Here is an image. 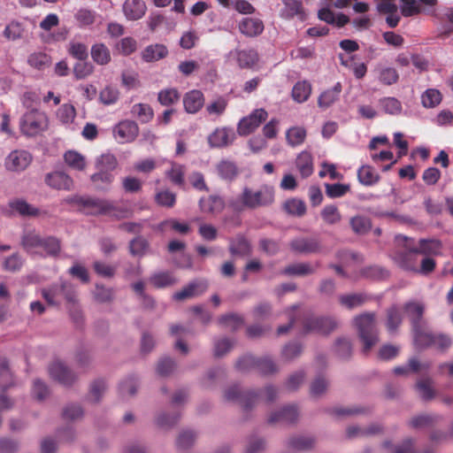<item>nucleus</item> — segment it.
Returning a JSON list of instances; mask_svg holds the SVG:
<instances>
[{"label":"nucleus","instance_id":"f257e3e1","mask_svg":"<svg viewBox=\"0 0 453 453\" xmlns=\"http://www.w3.org/2000/svg\"><path fill=\"white\" fill-rule=\"evenodd\" d=\"M389 257L399 269L423 276L433 273L437 265L436 260L433 257L419 259V253L413 245V240L401 234L395 236V247Z\"/></svg>","mask_w":453,"mask_h":453},{"label":"nucleus","instance_id":"f03ea898","mask_svg":"<svg viewBox=\"0 0 453 453\" xmlns=\"http://www.w3.org/2000/svg\"><path fill=\"white\" fill-rule=\"evenodd\" d=\"M274 202V189L273 187L263 185L258 189L249 187L243 188L239 196L233 202V207L237 211L244 209L255 210L269 206Z\"/></svg>","mask_w":453,"mask_h":453},{"label":"nucleus","instance_id":"7ed1b4c3","mask_svg":"<svg viewBox=\"0 0 453 453\" xmlns=\"http://www.w3.org/2000/svg\"><path fill=\"white\" fill-rule=\"evenodd\" d=\"M65 201L79 205L86 214L89 215H109L116 219H123L127 213V210L118 208L111 202L104 199L73 196L67 197Z\"/></svg>","mask_w":453,"mask_h":453},{"label":"nucleus","instance_id":"20e7f679","mask_svg":"<svg viewBox=\"0 0 453 453\" xmlns=\"http://www.w3.org/2000/svg\"><path fill=\"white\" fill-rule=\"evenodd\" d=\"M359 340L363 343V353L366 355L379 342V331L376 326L375 313L365 312L354 318Z\"/></svg>","mask_w":453,"mask_h":453},{"label":"nucleus","instance_id":"39448f33","mask_svg":"<svg viewBox=\"0 0 453 453\" xmlns=\"http://www.w3.org/2000/svg\"><path fill=\"white\" fill-rule=\"evenodd\" d=\"M49 119L45 112L31 109L19 119L20 133L27 137H35L48 129Z\"/></svg>","mask_w":453,"mask_h":453},{"label":"nucleus","instance_id":"423d86ee","mask_svg":"<svg viewBox=\"0 0 453 453\" xmlns=\"http://www.w3.org/2000/svg\"><path fill=\"white\" fill-rule=\"evenodd\" d=\"M411 321L414 341L426 330V322L423 319L425 306L421 303L409 302L403 307Z\"/></svg>","mask_w":453,"mask_h":453},{"label":"nucleus","instance_id":"0eeeda50","mask_svg":"<svg viewBox=\"0 0 453 453\" xmlns=\"http://www.w3.org/2000/svg\"><path fill=\"white\" fill-rule=\"evenodd\" d=\"M303 333L316 332L321 334H328L337 327V322L329 317L309 316L304 319Z\"/></svg>","mask_w":453,"mask_h":453},{"label":"nucleus","instance_id":"6e6552de","mask_svg":"<svg viewBox=\"0 0 453 453\" xmlns=\"http://www.w3.org/2000/svg\"><path fill=\"white\" fill-rule=\"evenodd\" d=\"M268 113L264 109H256L249 116L242 118L237 125V132L242 136L253 133L264 121Z\"/></svg>","mask_w":453,"mask_h":453},{"label":"nucleus","instance_id":"1a4fd4ad","mask_svg":"<svg viewBox=\"0 0 453 453\" xmlns=\"http://www.w3.org/2000/svg\"><path fill=\"white\" fill-rule=\"evenodd\" d=\"M418 348L425 349L434 347L441 350L449 349L452 343L451 339L443 334H432L426 330L414 341Z\"/></svg>","mask_w":453,"mask_h":453},{"label":"nucleus","instance_id":"9d476101","mask_svg":"<svg viewBox=\"0 0 453 453\" xmlns=\"http://www.w3.org/2000/svg\"><path fill=\"white\" fill-rule=\"evenodd\" d=\"M32 160L33 157L27 150H15L6 157L4 166L7 171L19 173L25 171Z\"/></svg>","mask_w":453,"mask_h":453},{"label":"nucleus","instance_id":"9b49d317","mask_svg":"<svg viewBox=\"0 0 453 453\" xmlns=\"http://www.w3.org/2000/svg\"><path fill=\"white\" fill-rule=\"evenodd\" d=\"M226 401L238 402L245 411L251 409L258 399V394L254 391H242L238 386L230 387L225 391Z\"/></svg>","mask_w":453,"mask_h":453},{"label":"nucleus","instance_id":"f8f14e48","mask_svg":"<svg viewBox=\"0 0 453 453\" xmlns=\"http://www.w3.org/2000/svg\"><path fill=\"white\" fill-rule=\"evenodd\" d=\"M51 379L64 386H71L77 379V376L65 363L56 360L48 368Z\"/></svg>","mask_w":453,"mask_h":453},{"label":"nucleus","instance_id":"ddd939ff","mask_svg":"<svg viewBox=\"0 0 453 453\" xmlns=\"http://www.w3.org/2000/svg\"><path fill=\"white\" fill-rule=\"evenodd\" d=\"M139 134V127L133 120H123L113 128V135L119 143L131 142Z\"/></svg>","mask_w":453,"mask_h":453},{"label":"nucleus","instance_id":"4468645a","mask_svg":"<svg viewBox=\"0 0 453 453\" xmlns=\"http://www.w3.org/2000/svg\"><path fill=\"white\" fill-rule=\"evenodd\" d=\"M208 143L211 148H225L235 140V134L231 127H217L209 136Z\"/></svg>","mask_w":453,"mask_h":453},{"label":"nucleus","instance_id":"2eb2a0df","mask_svg":"<svg viewBox=\"0 0 453 453\" xmlns=\"http://www.w3.org/2000/svg\"><path fill=\"white\" fill-rule=\"evenodd\" d=\"M291 250L298 254L318 253L321 250L319 242L316 238L299 237L289 243Z\"/></svg>","mask_w":453,"mask_h":453},{"label":"nucleus","instance_id":"dca6fc26","mask_svg":"<svg viewBox=\"0 0 453 453\" xmlns=\"http://www.w3.org/2000/svg\"><path fill=\"white\" fill-rule=\"evenodd\" d=\"M299 412L296 405H286L279 411L272 413L268 423L272 425L276 423L293 424L297 420Z\"/></svg>","mask_w":453,"mask_h":453},{"label":"nucleus","instance_id":"f3484780","mask_svg":"<svg viewBox=\"0 0 453 453\" xmlns=\"http://www.w3.org/2000/svg\"><path fill=\"white\" fill-rule=\"evenodd\" d=\"M48 186L58 190H71L73 185V179L64 172L56 171L45 176Z\"/></svg>","mask_w":453,"mask_h":453},{"label":"nucleus","instance_id":"a211bd4d","mask_svg":"<svg viewBox=\"0 0 453 453\" xmlns=\"http://www.w3.org/2000/svg\"><path fill=\"white\" fill-rule=\"evenodd\" d=\"M229 252L233 256L248 257L251 255L252 247L247 237L242 234L229 239Z\"/></svg>","mask_w":453,"mask_h":453},{"label":"nucleus","instance_id":"6ab92c4d","mask_svg":"<svg viewBox=\"0 0 453 453\" xmlns=\"http://www.w3.org/2000/svg\"><path fill=\"white\" fill-rule=\"evenodd\" d=\"M417 250L423 257H433L441 256L442 250V242L435 238H422L418 242Z\"/></svg>","mask_w":453,"mask_h":453},{"label":"nucleus","instance_id":"aec40b11","mask_svg":"<svg viewBox=\"0 0 453 453\" xmlns=\"http://www.w3.org/2000/svg\"><path fill=\"white\" fill-rule=\"evenodd\" d=\"M238 27L239 31L248 37L261 35L265 28L263 21L257 18H244L239 22Z\"/></svg>","mask_w":453,"mask_h":453},{"label":"nucleus","instance_id":"412c9836","mask_svg":"<svg viewBox=\"0 0 453 453\" xmlns=\"http://www.w3.org/2000/svg\"><path fill=\"white\" fill-rule=\"evenodd\" d=\"M146 9V4L142 0H126L123 4V12L129 20H137L142 18Z\"/></svg>","mask_w":453,"mask_h":453},{"label":"nucleus","instance_id":"4be33fe9","mask_svg":"<svg viewBox=\"0 0 453 453\" xmlns=\"http://www.w3.org/2000/svg\"><path fill=\"white\" fill-rule=\"evenodd\" d=\"M184 108L188 113H196L204 104L203 94L197 89L188 92L183 98Z\"/></svg>","mask_w":453,"mask_h":453},{"label":"nucleus","instance_id":"5701e85b","mask_svg":"<svg viewBox=\"0 0 453 453\" xmlns=\"http://www.w3.org/2000/svg\"><path fill=\"white\" fill-rule=\"evenodd\" d=\"M319 266V263H296L286 266L281 273L288 276H306L314 273Z\"/></svg>","mask_w":453,"mask_h":453},{"label":"nucleus","instance_id":"b1692460","mask_svg":"<svg viewBox=\"0 0 453 453\" xmlns=\"http://www.w3.org/2000/svg\"><path fill=\"white\" fill-rule=\"evenodd\" d=\"M168 55V49L161 43L147 46L142 52V58L147 63L156 62L165 58Z\"/></svg>","mask_w":453,"mask_h":453},{"label":"nucleus","instance_id":"393cba45","mask_svg":"<svg viewBox=\"0 0 453 453\" xmlns=\"http://www.w3.org/2000/svg\"><path fill=\"white\" fill-rule=\"evenodd\" d=\"M201 211L205 213L218 214L225 207L224 200L218 196L202 197L199 201Z\"/></svg>","mask_w":453,"mask_h":453},{"label":"nucleus","instance_id":"a878e982","mask_svg":"<svg viewBox=\"0 0 453 453\" xmlns=\"http://www.w3.org/2000/svg\"><path fill=\"white\" fill-rule=\"evenodd\" d=\"M149 282L156 288H165L174 285L177 280L172 272L162 271L151 274Z\"/></svg>","mask_w":453,"mask_h":453},{"label":"nucleus","instance_id":"bb28decb","mask_svg":"<svg viewBox=\"0 0 453 453\" xmlns=\"http://www.w3.org/2000/svg\"><path fill=\"white\" fill-rule=\"evenodd\" d=\"M207 288V284L204 282H191L180 291L176 292L173 295V298L176 301H183L188 298L201 295Z\"/></svg>","mask_w":453,"mask_h":453},{"label":"nucleus","instance_id":"cd10ccee","mask_svg":"<svg viewBox=\"0 0 453 453\" xmlns=\"http://www.w3.org/2000/svg\"><path fill=\"white\" fill-rule=\"evenodd\" d=\"M218 175L225 180L232 181L239 174V169L236 164L233 161L223 159L216 165Z\"/></svg>","mask_w":453,"mask_h":453},{"label":"nucleus","instance_id":"c85d7f7f","mask_svg":"<svg viewBox=\"0 0 453 453\" xmlns=\"http://www.w3.org/2000/svg\"><path fill=\"white\" fill-rule=\"evenodd\" d=\"M342 86L337 82L332 88L326 89L320 94L318 99V105L320 108L326 109L339 99Z\"/></svg>","mask_w":453,"mask_h":453},{"label":"nucleus","instance_id":"c756f323","mask_svg":"<svg viewBox=\"0 0 453 453\" xmlns=\"http://www.w3.org/2000/svg\"><path fill=\"white\" fill-rule=\"evenodd\" d=\"M185 174L186 166L175 162L171 164V168L165 173V176L170 181L179 188H184L185 186Z\"/></svg>","mask_w":453,"mask_h":453},{"label":"nucleus","instance_id":"7c9ffc66","mask_svg":"<svg viewBox=\"0 0 453 453\" xmlns=\"http://www.w3.org/2000/svg\"><path fill=\"white\" fill-rule=\"evenodd\" d=\"M3 35L9 41L21 40L26 35L25 26L22 22L12 20L6 25Z\"/></svg>","mask_w":453,"mask_h":453},{"label":"nucleus","instance_id":"2f4dec72","mask_svg":"<svg viewBox=\"0 0 453 453\" xmlns=\"http://www.w3.org/2000/svg\"><path fill=\"white\" fill-rule=\"evenodd\" d=\"M307 136V131L303 127H292L286 131V140L289 146L297 147L302 145Z\"/></svg>","mask_w":453,"mask_h":453},{"label":"nucleus","instance_id":"473e14b6","mask_svg":"<svg viewBox=\"0 0 453 453\" xmlns=\"http://www.w3.org/2000/svg\"><path fill=\"white\" fill-rule=\"evenodd\" d=\"M403 322V315L400 309L393 305L387 310L386 326L390 334H395Z\"/></svg>","mask_w":453,"mask_h":453},{"label":"nucleus","instance_id":"72a5a7b5","mask_svg":"<svg viewBox=\"0 0 453 453\" xmlns=\"http://www.w3.org/2000/svg\"><path fill=\"white\" fill-rule=\"evenodd\" d=\"M296 167L303 178H307L313 173L311 155L307 151L301 152L296 160Z\"/></svg>","mask_w":453,"mask_h":453},{"label":"nucleus","instance_id":"f704fd0d","mask_svg":"<svg viewBox=\"0 0 453 453\" xmlns=\"http://www.w3.org/2000/svg\"><path fill=\"white\" fill-rule=\"evenodd\" d=\"M236 57L241 68H252L258 61V54L253 49L238 50Z\"/></svg>","mask_w":453,"mask_h":453},{"label":"nucleus","instance_id":"c9c22d12","mask_svg":"<svg viewBox=\"0 0 453 453\" xmlns=\"http://www.w3.org/2000/svg\"><path fill=\"white\" fill-rule=\"evenodd\" d=\"M91 58L95 63L104 65L111 61V53L109 49L104 43H96L91 48Z\"/></svg>","mask_w":453,"mask_h":453},{"label":"nucleus","instance_id":"e433bc0d","mask_svg":"<svg viewBox=\"0 0 453 453\" xmlns=\"http://www.w3.org/2000/svg\"><path fill=\"white\" fill-rule=\"evenodd\" d=\"M311 93V86L308 81H298L292 88V98L299 104L304 103L310 97Z\"/></svg>","mask_w":453,"mask_h":453},{"label":"nucleus","instance_id":"4c0bfd02","mask_svg":"<svg viewBox=\"0 0 453 453\" xmlns=\"http://www.w3.org/2000/svg\"><path fill=\"white\" fill-rule=\"evenodd\" d=\"M42 237L35 232L26 233L21 239L23 248L31 253H38L37 250L41 249Z\"/></svg>","mask_w":453,"mask_h":453},{"label":"nucleus","instance_id":"58836bf2","mask_svg":"<svg viewBox=\"0 0 453 453\" xmlns=\"http://www.w3.org/2000/svg\"><path fill=\"white\" fill-rule=\"evenodd\" d=\"M357 178L365 186H372L380 180V175L370 165H362L357 170Z\"/></svg>","mask_w":453,"mask_h":453},{"label":"nucleus","instance_id":"ea45409f","mask_svg":"<svg viewBox=\"0 0 453 453\" xmlns=\"http://www.w3.org/2000/svg\"><path fill=\"white\" fill-rule=\"evenodd\" d=\"M90 179L97 190H105L113 181L114 176L108 171L100 170L91 175Z\"/></svg>","mask_w":453,"mask_h":453},{"label":"nucleus","instance_id":"a19ab883","mask_svg":"<svg viewBox=\"0 0 453 453\" xmlns=\"http://www.w3.org/2000/svg\"><path fill=\"white\" fill-rule=\"evenodd\" d=\"M323 221L327 225H335L342 220V214L334 204H327L320 211Z\"/></svg>","mask_w":453,"mask_h":453},{"label":"nucleus","instance_id":"79ce46f5","mask_svg":"<svg viewBox=\"0 0 453 453\" xmlns=\"http://www.w3.org/2000/svg\"><path fill=\"white\" fill-rule=\"evenodd\" d=\"M360 273L363 277L373 280H385L389 277V272L380 265L366 266L361 270Z\"/></svg>","mask_w":453,"mask_h":453},{"label":"nucleus","instance_id":"37998d69","mask_svg":"<svg viewBox=\"0 0 453 453\" xmlns=\"http://www.w3.org/2000/svg\"><path fill=\"white\" fill-rule=\"evenodd\" d=\"M10 207L22 216L35 217L40 214L39 209L32 206L23 199H17L10 203Z\"/></svg>","mask_w":453,"mask_h":453},{"label":"nucleus","instance_id":"c03bdc74","mask_svg":"<svg viewBox=\"0 0 453 453\" xmlns=\"http://www.w3.org/2000/svg\"><path fill=\"white\" fill-rule=\"evenodd\" d=\"M284 210L290 215L302 217L306 212L305 203L297 198L287 200L283 205Z\"/></svg>","mask_w":453,"mask_h":453},{"label":"nucleus","instance_id":"a18cd8bd","mask_svg":"<svg viewBox=\"0 0 453 453\" xmlns=\"http://www.w3.org/2000/svg\"><path fill=\"white\" fill-rule=\"evenodd\" d=\"M131 111L142 123L150 122L154 116L152 108L147 104H135L133 105Z\"/></svg>","mask_w":453,"mask_h":453},{"label":"nucleus","instance_id":"49530a36","mask_svg":"<svg viewBox=\"0 0 453 453\" xmlns=\"http://www.w3.org/2000/svg\"><path fill=\"white\" fill-rule=\"evenodd\" d=\"M315 440L309 436H295L289 439L288 447L295 450H308L314 447Z\"/></svg>","mask_w":453,"mask_h":453},{"label":"nucleus","instance_id":"de8ad7c7","mask_svg":"<svg viewBox=\"0 0 453 453\" xmlns=\"http://www.w3.org/2000/svg\"><path fill=\"white\" fill-rule=\"evenodd\" d=\"M27 63L31 67L43 70L50 65V57L44 52H34L28 56Z\"/></svg>","mask_w":453,"mask_h":453},{"label":"nucleus","instance_id":"09e8293b","mask_svg":"<svg viewBox=\"0 0 453 453\" xmlns=\"http://www.w3.org/2000/svg\"><path fill=\"white\" fill-rule=\"evenodd\" d=\"M41 250H44L48 256L56 257L60 252L61 242L54 236L42 237Z\"/></svg>","mask_w":453,"mask_h":453},{"label":"nucleus","instance_id":"8fccbe9b","mask_svg":"<svg viewBox=\"0 0 453 453\" xmlns=\"http://www.w3.org/2000/svg\"><path fill=\"white\" fill-rule=\"evenodd\" d=\"M367 300L363 294L342 295L339 297L340 303L348 309H354L363 305Z\"/></svg>","mask_w":453,"mask_h":453},{"label":"nucleus","instance_id":"3c124183","mask_svg":"<svg viewBox=\"0 0 453 453\" xmlns=\"http://www.w3.org/2000/svg\"><path fill=\"white\" fill-rule=\"evenodd\" d=\"M382 432V426L378 424H372L369 427L363 429L358 426H349L347 429V435L349 438L356 436L372 435Z\"/></svg>","mask_w":453,"mask_h":453},{"label":"nucleus","instance_id":"603ef678","mask_svg":"<svg viewBox=\"0 0 453 453\" xmlns=\"http://www.w3.org/2000/svg\"><path fill=\"white\" fill-rule=\"evenodd\" d=\"M64 159L70 167L78 171H82L86 166L84 157L76 151L69 150L65 152Z\"/></svg>","mask_w":453,"mask_h":453},{"label":"nucleus","instance_id":"864d4df0","mask_svg":"<svg viewBox=\"0 0 453 453\" xmlns=\"http://www.w3.org/2000/svg\"><path fill=\"white\" fill-rule=\"evenodd\" d=\"M400 10L403 17H412L422 12L418 0H400Z\"/></svg>","mask_w":453,"mask_h":453},{"label":"nucleus","instance_id":"5fc2aeb1","mask_svg":"<svg viewBox=\"0 0 453 453\" xmlns=\"http://www.w3.org/2000/svg\"><path fill=\"white\" fill-rule=\"evenodd\" d=\"M149 249V242L142 236L134 238L129 243V251L134 257H142Z\"/></svg>","mask_w":453,"mask_h":453},{"label":"nucleus","instance_id":"6e6d98bb","mask_svg":"<svg viewBox=\"0 0 453 453\" xmlns=\"http://www.w3.org/2000/svg\"><path fill=\"white\" fill-rule=\"evenodd\" d=\"M158 102L164 106H170L180 100V93L176 88L163 89L158 93Z\"/></svg>","mask_w":453,"mask_h":453},{"label":"nucleus","instance_id":"4d7b16f0","mask_svg":"<svg viewBox=\"0 0 453 453\" xmlns=\"http://www.w3.org/2000/svg\"><path fill=\"white\" fill-rule=\"evenodd\" d=\"M422 104L426 108H434L441 101V94L439 90L429 88L421 96Z\"/></svg>","mask_w":453,"mask_h":453},{"label":"nucleus","instance_id":"13d9d810","mask_svg":"<svg viewBox=\"0 0 453 453\" xmlns=\"http://www.w3.org/2000/svg\"><path fill=\"white\" fill-rule=\"evenodd\" d=\"M326 195L330 198H338L345 196L349 190L350 186L349 184L334 183L325 184Z\"/></svg>","mask_w":453,"mask_h":453},{"label":"nucleus","instance_id":"bf43d9fd","mask_svg":"<svg viewBox=\"0 0 453 453\" xmlns=\"http://www.w3.org/2000/svg\"><path fill=\"white\" fill-rule=\"evenodd\" d=\"M155 202L159 206L172 208L176 203V195L169 190H160L155 195Z\"/></svg>","mask_w":453,"mask_h":453},{"label":"nucleus","instance_id":"052dcab7","mask_svg":"<svg viewBox=\"0 0 453 453\" xmlns=\"http://www.w3.org/2000/svg\"><path fill=\"white\" fill-rule=\"evenodd\" d=\"M243 323V318L234 313L223 315L219 319V324L230 328L232 331L239 329L242 326Z\"/></svg>","mask_w":453,"mask_h":453},{"label":"nucleus","instance_id":"680f3d73","mask_svg":"<svg viewBox=\"0 0 453 453\" xmlns=\"http://www.w3.org/2000/svg\"><path fill=\"white\" fill-rule=\"evenodd\" d=\"M438 419L439 416L436 415H419L412 418L409 421V425L412 428L428 427L432 426Z\"/></svg>","mask_w":453,"mask_h":453},{"label":"nucleus","instance_id":"e2e57ef3","mask_svg":"<svg viewBox=\"0 0 453 453\" xmlns=\"http://www.w3.org/2000/svg\"><path fill=\"white\" fill-rule=\"evenodd\" d=\"M12 384V374L9 368L8 361L0 358V388L4 389Z\"/></svg>","mask_w":453,"mask_h":453},{"label":"nucleus","instance_id":"0e129e2a","mask_svg":"<svg viewBox=\"0 0 453 453\" xmlns=\"http://www.w3.org/2000/svg\"><path fill=\"white\" fill-rule=\"evenodd\" d=\"M380 104L386 113L397 115L402 111L401 102L395 97H385L380 101Z\"/></svg>","mask_w":453,"mask_h":453},{"label":"nucleus","instance_id":"69168bd1","mask_svg":"<svg viewBox=\"0 0 453 453\" xmlns=\"http://www.w3.org/2000/svg\"><path fill=\"white\" fill-rule=\"evenodd\" d=\"M378 78L380 82L389 86L397 82L399 74L395 68L385 67L380 71Z\"/></svg>","mask_w":453,"mask_h":453},{"label":"nucleus","instance_id":"338daca9","mask_svg":"<svg viewBox=\"0 0 453 453\" xmlns=\"http://www.w3.org/2000/svg\"><path fill=\"white\" fill-rule=\"evenodd\" d=\"M350 226L355 233L364 234L369 231L371 223L368 219L363 216H355L350 219Z\"/></svg>","mask_w":453,"mask_h":453},{"label":"nucleus","instance_id":"774afa93","mask_svg":"<svg viewBox=\"0 0 453 453\" xmlns=\"http://www.w3.org/2000/svg\"><path fill=\"white\" fill-rule=\"evenodd\" d=\"M335 352L340 358L347 359L352 354V345L349 339L339 338L335 342Z\"/></svg>","mask_w":453,"mask_h":453}]
</instances>
